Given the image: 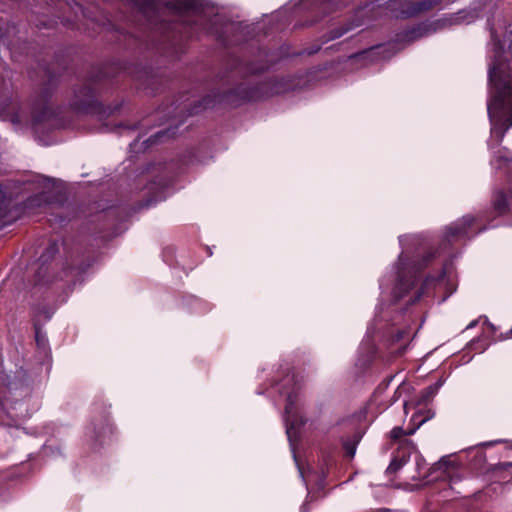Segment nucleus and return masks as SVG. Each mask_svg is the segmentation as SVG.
<instances>
[{
  "instance_id": "nucleus-1",
  "label": "nucleus",
  "mask_w": 512,
  "mask_h": 512,
  "mask_svg": "<svg viewBox=\"0 0 512 512\" xmlns=\"http://www.w3.org/2000/svg\"><path fill=\"white\" fill-rule=\"evenodd\" d=\"M501 68L494 63L489 69V81L496 94L488 102L487 111L492 124L491 133L501 142L506 131L512 127V79L500 76Z\"/></svg>"
},
{
  "instance_id": "nucleus-2",
  "label": "nucleus",
  "mask_w": 512,
  "mask_h": 512,
  "mask_svg": "<svg viewBox=\"0 0 512 512\" xmlns=\"http://www.w3.org/2000/svg\"><path fill=\"white\" fill-rule=\"evenodd\" d=\"M422 267V264H419L418 266H411L410 264L406 263L403 254L399 256L397 265V289L401 290V294L398 296L399 298L403 296V293L407 292L410 288H412L415 285L416 272L422 269Z\"/></svg>"
},
{
  "instance_id": "nucleus-3",
  "label": "nucleus",
  "mask_w": 512,
  "mask_h": 512,
  "mask_svg": "<svg viewBox=\"0 0 512 512\" xmlns=\"http://www.w3.org/2000/svg\"><path fill=\"white\" fill-rule=\"evenodd\" d=\"M383 5L396 16H413L427 8L423 2L417 0H384Z\"/></svg>"
},
{
  "instance_id": "nucleus-4",
  "label": "nucleus",
  "mask_w": 512,
  "mask_h": 512,
  "mask_svg": "<svg viewBox=\"0 0 512 512\" xmlns=\"http://www.w3.org/2000/svg\"><path fill=\"white\" fill-rule=\"evenodd\" d=\"M166 6L179 14H196L203 8L201 0H168Z\"/></svg>"
},
{
  "instance_id": "nucleus-5",
  "label": "nucleus",
  "mask_w": 512,
  "mask_h": 512,
  "mask_svg": "<svg viewBox=\"0 0 512 512\" xmlns=\"http://www.w3.org/2000/svg\"><path fill=\"white\" fill-rule=\"evenodd\" d=\"M57 251V245L55 243L49 245L46 252L41 256L42 264L39 267L36 274V285H45L53 282V278L50 276L49 267L45 266L46 260L54 255Z\"/></svg>"
},
{
  "instance_id": "nucleus-6",
  "label": "nucleus",
  "mask_w": 512,
  "mask_h": 512,
  "mask_svg": "<svg viewBox=\"0 0 512 512\" xmlns=\"http://www.w3.org/2000/svg\"><path fill=\"white\" fill-rule=\"evenodd\" d=\"M473 222L474 218L472 216H464L462 219L449 225L446 228V238L450 241L455 237L467 235V229L472 225Z\"/></svg>"
},
{
  "instance_id": "nucleus-7",
  "label": "nucleus",
  "mask_w": 512,
  "mask_h": 512,
  "mask_svg": "<svg viewBox=\"0 0 512 512\" xmlns=\"http://www.w3.org/2000/svg\"><path fill=\"white\" fill-rule=\"evenodd\" d=\"M282 394L287 396V404L285 406L286 422H287V434L290 436L291 429L294 427V404L298 398V388H294L291 392L280 391Z\"/></svg>"
},
{
  "instance_id": "nucleus-8",
  "label": "nucleus",
  "mask_w": 512,
  "mask_h": 512,
  "mask_svg": "<svg viewBox=\"0 0 512 512\" xmlns=\"http://www.w3.org/2000/svg\"><path fill=\"white\" fill-rule=\"evenodd\" d=\"M388 48L386 46L380 45L376 47L369 48L364 50L358 54L352 56V58L358 60H369L371 62L387 59L389 56L386 55Z\"/></svg>"
},
{
  "instance_id": "nucleus-9",
  "label": "nucleus",
  "mask_w": 512,
  "mask_h": 512,
  "mask_svg": "<svg viewBox=\"0 0 512 512\" xmlns=\"http://www.w3.org/2000/svg\"><path fill=\"white\" fill-rule=\"evenodd\" d=\"M75 100L72 105L77 110H85L89 107L93 100V91L90 87H83L75 95Z\"/></svg>"
},
{
  "instance_id": "nucleus-10",
  "label": "nucleus",
  "mask_w": 512,
  "mask_h": 512,
  "mask_svg": "<svg viewBox=\"0 0 512 512\" xmlns=\"http://www.w3.org/2000/svg\"><path fill=\"white\" fill-rule=\"evenodd\" d=\"M42 185H43V190L35 197H31L28 199V201H27L28 207L41 206V203H40L41 201H44L45 203H47L49 201L50 197L47 194L49 192L50 187L53 186V182H52V180H50L48 178H43Z\"/></svg>"
},
{
  "instance_id": "nucleus-11",
  "label": "nucleus",
  "mask_w": 512,
  "mask_h": 512,
  "mask_svg": "<svg viewBox=\"0 0 512 512\" xmlns=\"http://www.w3.org/2000/svg\"><path fill=\"white\" fill-rule=\"evenodd\" d=\"M428 33H429L428 25L421 24V25L415 26V27L405 31L401 35V37L403 40H405L407 42H413L417 39H420V38L428 35Z\"/></svg>"
},
{
  "instance_id": "nucleus-12",
  "label": "nucleus",
  "mask_w": 512,
  "mask_h": 512,
  "mask_svg": "<svg viewBox=\"0 0 512 512\" xmlns=\"http://www.w3.org/2000/svg\"><path fill=\"white\" fill-rule=\"evenodd\" d=\"M494 206L497 211L500 213H503L506 211L508 206V199L506 195L503 192L497 193L495 199H494Z\"/></svg>"
},
{
  "instance_id": "nucleus-13",
  "label": "nucleus",
  "mask_w": 512,
  "mask_h": 512,
  "mask_svg": "<svg viewBox=\"0 0 512 512\" xmlns=\"http://www.w3.org/2000/svg\"><path fill=\"white\" fill-rule=\"evenodd\" d=\"M173 135L170 130L166 131H159L156 134L152 135L150 138H148L146 141H144V144H146V147H149L155 143H158L162 138L164 137H171Z\"/></svg>"
},
{
  "instance_id": "nucleus-14",
  "label": "nucleus",
  "mask_w": 512,
  "mask_h": 512,
  "mask_svg": "<svg viewBox=\"0 0 512 512\" xmlns=\"http://www.w3.org/2000/svg\"><path fill=\"white\" fill-rule=\"evenodd\" d=\"M406 462L405 457H402L401 459L394 458L390 465L387 468L388 473H395L397 472Z\"/></svg>"
},
{
  "instance_id": "nucleus-15",
  "label": "nucleus",
  "mask_w": 512,
  "mask_h": 512,
  "mask_svg": "<svg viewBox=\"0 0 512 512\" xmlns=\"http://www.w3.org/2000/svg\"><path fill=\"white\" fill-rule=\"evenodd\" d=\"M358 441V439H354L344 442V449L346 451V454L351 458L355 455Z\"/></svg>"
},
{
  "instance_id": "nucleus-16",
  "label": "nucleus",
  "mask_w": 512,
  "mask_h": 512,
  "mask_svg": "<svg viewBox=\"0 0 512 512\" xmlns=\"http://www.w3.org/2000/svg\"><path fill=\"white\" fill-rule=\"evenodd\" d=\"M349 30H351L350 26H345V27L335 29V30L331 31V35L329 36V38L327 40H334V39L340 38L345 33H347Z\"/></svg>"
},
{
  "instance_id": "nucleus-17",
  "label": "nucleus",
  "mask_w": 512,
  "mask_h": 512,
  "mask_svg": "<svg viewBox=\"0 0 512 512\" xmlns=\"http://www.w3.org/2000/svg\"><path fill=\"white\" fill-rule=\"evenodd\" d=\"M143 10H153L155 8V0H133Z\"/></svg>"
},
{
  "instance_id": "nucleus-18",
  "label": "nucleus",
  "mask_w": 512,
  "mask_h": 512,
  "mask_svg": "<svg viewBox=\"0 0 512 512\" xmlns=\"http://www.w3.org/2000/svg\"><path fill=\"white\" fill-rule=\"evenodd\" d=\"M405 434L404 430L402 427H394L391 432H390V436L392 439L394 440H398L399 438H401L403 435Z\"/></svg>"
},
{
  "instance_id": "nucleus-19",
  "label": "nucleus",
  "mask_w": 512,
  "mask_h": 512,
  "mask_svg": "<svg viewBox=\"0 0 512 512\" xmlns=\"http://www.w3.org/2000/svg\"><path fill=\"white\" fill-rule=\"evenodd\" d=\"M82 271H83V269H81V268H77V269H75V268L64 269L63 270V276L61 275L60 279L68 278L70 275L74 276V274H78V273H80Z\"/></svg>"
},
{
  "instance_id": "nucleus-20",
  "label": "nucleus",
  "mask_w": 512,
  "mask_h": 512,
  "mask_svg": "<svg viewBox=\"0 0 512 512\" xmlns=\"http://www.w3.org/2000/svg\"><path fill=\"white\" fill-rule=\"evenodd\" d=\"M451 464L450 460L448 457H443L440 461H439V466L440 467H447Z\"/></svg>"
},
{
  "instance_id": "nucleus-21",
  "label": "nucleus",
  "mask_w": 512,
  "mask_h": 512,
  "mask_svg": "<svg viewBox=\"0 0 512 512\" xmlns=\"http://www.w3.org/2000/svg\"><path fill=\"white\" fill-rule=\"evenodd\" d=\"M436 389H437V387H435V388L432 386L428 387L425 392L426 397H432L434 395V393L436 392Z\"/></svg>"
},
{
  "instance_id": "nucleus-22",
  "label": "nucleus",
  "mask_w": 512,
  "mask_h": 512,
  "mask_svg": "<svg viewBox=\"0 0 512 512\" xmlns=\"http://www.w3.org/2000/svg\"><path fill=\"white\" fill-rule=\"evenodd\" d=\"M294 380V377L291 376H287L285 379H284V383L282 384V387L284 388L287 384H289L290 382H292Z\"/></svg>"
},
{
  "instance_id": "nucleus-23",
  "label": "nucleus",
  "mask_w": 512,
  "mask_h": 512,
  "mask_svg": "<svg viewBox=\"0 0 512 512\" xmlns=\"http://www.w3.org/2000/svg\"><path fill=\"white\" fill-rule=\"evenodd\" d=\"M46 113H47V111L45 110V111L43 112V115H41V116H35L36 121H42V120H44V119H45V117H46Z\"/></svg>"
},
{
  "instance_id": "nucleus-24",
  "label": "nucleus",
  "mask_w": 512,
  "mask_h": 512,
  "mask_svg": "<svg viewBox=\"0 0 512 512\" xmlns=\"http://www.w3.org/2000/svg\"><path fill=\"white\" fill-rule=\"evenodd\" d=\"M12 122H13V123H19V119H18L17 117H13V118H12Z\"/></svg>"
},
{
  "instance_id": "nucleus-25",
  "label": "nucleus",
  "mask_w": 512,
  "mask_h": 512,
  "mask_svg": "<svg viewBox=\"0 0 512 512\" xmlns=\"http://www.w3.org/2000/svg\"><path fill=\"white\" fill-rule=\"evenodd\" d=\"M473 326H475V322H472V323L468 326V328L473 327Z\"/></svg>"
},
{
  "instance_id": "nucleus-26",
  "label": "nucleus",
  "mask_w": 512,
  "mask_h": 512,
  "mask_svg": "<svg viewBox=\"0 0 512 512\" xmlns=\"http://www.w3.org/2000/svg\"><path fill=\"white\" fill-rule=\"evenodd\" d=\"M414 431H415L414 429H413V430H410L407 434H409V435H410V434H413V433H414Z\"/></svg>"
},
{
  "instance_id": "nucleus-27",
  "label": "nucleus",
  "mask_w": 512,
  "mask_h": 512,
  "mask_svg": "<svg viewBox=\"0 0 512 512\" xmlns=\"http://www.w3.org/2000/svg\"><path fill=\"white\" fill-rule=\"evenodd\" d=\"M509 335L512 337V329L509 331Z\"/></svg>"
}]
</instances>
